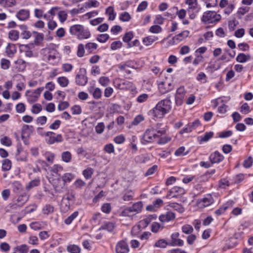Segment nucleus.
<instances>
[{"label":"nucleus","mask_w":253,"mask_h":253,"mask_svg":"<svg viewBox=\"0 0 253 253\" xmlns=\"http://www.w3.org/2000/svg\"><path fill=\"white\" fill-rule=\"evenodd\" d=\"M171 108V101L169 99L167 98L160 101L149 112V114L154 118L161 119L169 112Z\"/></svg>","instance_id":"f257e3e1"},{"label":"nucleus","mask_w":253,"mask_h":253,"mask_svg":"<svg viewBox=\"0 0 253 253\" xmlns=\"http://www.w3.org/2000/svg\"><path fill=\"white\" fill-rule=\"evenodd\" d=\"M69 31L71 35L77 36L79 40L87 39L90 36L89 31L80 24L71 26Z\"/></svg>","instance_id":"f03ea898"},{"label":"nucleus","mask_w":253,"mask_h":253,"mask_svg":"<svg viewBox=\"0 0 253 253\" xmlns=\"http://www.w3.org/2000/svg\"><path fill=\"white\" fill-rule=\"evenodd\" d=\"M221 19L219 14H217L214 11H207L204 12L202 18V21L207 24L215 23Z\"/></svg>","instance_id":"7ed1b4c3"},{"label":"nucleus","mask_w":253,"mask_h":253,"mask_svg":"<svg viewBox=\"0 0 253 253\" xmlns=\"http://www.w3.org/2000/svg\"><path fill=\"white\" fill-rule=\"evenodd\" d=\"M45 142L49 145L53 144L55 143H60L63 141V138L61 134H56L52 131H47L45 133Z\"/></svg>","instance_id":"20e7f679"},{"label":"nucleus","mask_w":253,"mask_h":253,"mask_svg":"<svg viewBox=\"0 0 253 253\" xmlns=\"http://www.w3.org/2000/svg\"><path fill=\"white\" fill-rule=\"evenodd\" d=\"M159 138L151 127L148 128L143 134L141 139V143L145 144L146 143L153 142L156 138Z\"/></svg>","instance_id":"39448f33"},{"label":"nucleus","mask_w":253,"mask_h":253,"mask_svg":"<svg viewBox=\"0 0 253 253\" xmlns=\"http://www.w3.org/2000/svg\"><path fill=\"white\" fill-rule=\"evenodd\" d=\"M43 89V87H41L37 88L34 92L27 90L26 92V95L27 96L28 101L31 102L37 101Z\"/></svg>","instance_id":"423d86ee"},{"label":"nucleus","mask_w":253,"mask_h":253,"mask_svg":"<svg viewBox=\"0 0 253 253\" xmlns=\"http://www.w3.org/2000/svg\"><path fill=\"white\" fill-rule=\"evenodd\" d=\"M34 130L32 126L24 125L21 129V137L25 144H27V139L28 138Z\"/></svg>","instance_id":"0eeeda50"},{"label":"nucleus","mask_w":253,"mask_h":253,"mask_svg":"<svg viewBox=\"0 0 253 253\" xmlns=\"http://www.w3.org/2000/svg\"><path fill=\"white\" fill-rule=\"evenodd\" d=\"M80 74H77L76 76V83L79 85H85L88 81L87 77L85 75L86 70L84 68L80 69Z\"/></svg>","instance_id":"6e6552de"},{"label":"nucleus","mask_w":253,"mask_h":253,"mask_svg":"<svg viewBox=\"0 0 253 253\" xmlns=\"http://www.w3.org/2000/svg\"><path fill=\"white\" fill-rule=\"evenodd\" d=\"M185 193V190L184 188L181 187L174 186L169 190V194L168 196H171V198H177L181 197Z\"/></svg>","instance_id":"1a4fd4ad"},{"label":"nucleus","mask_w":253,"mask_h":253,"mask_svg":"<svg viewBox=\"0 0 253 253\" xmlns=\"http://www.w3.org/2000/svg\"><path fill=\"white\" fill-rule=\"evenodd\" d=\"M185 93L183 86H181L177 89L175 97V103L177 105L180 106L182 104Z\"/></svg>","instance_id":"9d476101"},{"label":"nucleus","mask_w":253,"mask_h":253,"mask_svg":"<svg viewBox=\"0 0 253 253\" xmlns=\"http://www.w3.org/2000/svg\"><path fill=\"white\" fill-rule=\"evenodd\" d=\"M115 251L116 253H128V245L125 241H121L117 244Z\"/></svg>","instance_id":"9b49d317"},{"label":"nucleus","mask_w":253,"mask_h":253,"mask_svg":"<svg viewBox=\"0 0 253 253\" xmlns=\"http://www.w3.org/2000/svg\"><path fill=\"white\" fill-rule=\"evenodd\" d=\"M179 233L178 232H175L171 234V241L169 243V246H182L184 244V242L182 240L178 239Z\"/></svg>","instance_id":"f8f14e48"},{"label":"nucleus","mask_w":253,"mask_h":253,"mask_svg":"<svg viewBox=\"0 0 253 253\" xmlns=\"http://www.w3.org/2000/svg\"><path fill=\"white\" fill-rule=\"evenodd\" d=\"M209 158L211 162L214 164L222 162L224 159V157L219 152L216 151L210 155Z\"/></svg>","instance_id":"ddd939ff"},{"label":"nucleus","mask_w":253,"mask_h":253,"mask_svg":"<svg viewBox=\"0 0 253 253\" xmlns=\"http://www.w3.org/2000/svg\"><path fill=\"white\" fill-rule=\"evenodd\" d=\"M163 125L161 123L156 124L155 126H150L153 130L154 132L158 135L159 137H160L162 135L165 134L166 132V129L163 127Z\"/></svg>","instance_id":"4468645a"},{"label":"nucleus","mask_w":253,"mask_h":253,"mask_svg":"<svg viewBox=\"0 0 253 253\" xmlns=\"http://www.w3.org/2000/svg\"><path fill=\"white\" fill-rule=\"evenodd\" d=\"M175 214L171 211H168L166 213L159 216L160 220L162 222H169L175 218Z\"/></svg>","instance_id":"2eb2a0df"},{"label":"nucleus","mask_w":253,"mask_h":253,"mask_svg":"<svg viewBox=\"0 0 253 253\" xmlns=\"http://www.w3.org/2000/svg\"><path fill=\"white\" fill-rule=\"evenodd\" d=\"M30 16L29 10L21 9L16 14V17L21 21H25L28 19Z\"/></svg>","instance_id":"dca6fc26"},{"label":"nucleus","mask_w":253,"mask_h":253,"mask_svg":"<svg viewBox=\"0 0 253 253\" xmlns=\"http://www.w3.org/2000/svg\"><path fill=\"white\" fill-rule=\"evenodd\" d=\"M172 89L173 86L170 83H168L166 84V83L162 82L159 84V89L160 91L163 94L170 91Z\"/></svg>","instance_id":"f3484780"},{"label":"nucleus","mask_w":253,"mask_h":253,"mask_svg":"<svg viewBox=\"0 0 253 253\" xmlns=\"http://www.w3.org/2000/svg\"><path fill=\"white\" fill-rule=\"evenodd\" d=\"M251 56L250 54H245L243 53H239L236 57V61L239 63H245L250 60Z\"/></svg>","instance_id":"a211bd4d"},{"label":"nucleus","mask_w":253,"mask_h":253,"mask_svg":"<svg viewBox=\"0 0 253 253\" xmlns=\"http://www.w3.org/2000/svg\"><path fill=\"white\" fill-rule=\"evenodd\" d=\"M158 39V37L155 36H149L143 39V42L146 46L151 45L154 42Z\"/></svg>","instance_id":"6ab92c4d"},{"label":"nucleus","mask_w":253,"mask_h":253,"mask_svg":"<svg viewBox=\"0 0 253 253\" xmlns=\"http://www.w3.org/2000/svg\"><path fill=\"white\" fill-rule=\"evenodd\" d=\"M28 196L26 194H23L19 196L17 199L16 205L18 206H23L28 200Z\"/></svg>","instance_id":"aec40b11"},{"label":"nucleus","mask_w":253,"mask_h":253,"mask_svg":"<svg viewBox=\"0 0 253 253\" xmlns=\"http://www.w3.org/2000/svg\"><path fill=\"white\" fill-rule=\"evenodd\" d=\"M134 192L130 190H126L124 192L122 199L124 201H130L133 200Z\"/></svg>","instance_id":"412c9836"},{"label":"nucleus","mask_w":253,"mask_h":253,"mask_svg":"<svg viewBox=\"0 0 253 253\" xmlns=\"http://www.w3.org/2000/svg\"><path fill=\"white\" fill-rule=\"evenodd\" d=\"M99 5V2L96 0H88L84 3V7L89 8L91 7H97Z\"/></svg>","instance_id":"4be33fe9"},{"label":"nucleus","mask_w":253,"mask_h":253,"mask_svg":"<svg viewBox=\"0 0 253 253\" xmlns=\"http://www.w3.org/2000/svg\"><path fill=\"white\" fill-rule=\"evenodd\" d=\"M132 87V83L127 81H123L118 86L119 89H127Z\"/></svg>","instance_id":"5701e85b"},{"label":"nucleus","mask_w":253,"mask_h":253,"mask_svg":"<svg viewBox=\"0 0 253 253\" xmlns=\"http://www.w3.org/2000/svg\"><path fill=\"white\" fill-rule=\"evenodd\" d=\"M189 32L188 31H184L173 37V40L177 41H181L187 37Z\"/></svg>","instance_id":"b1692460"},{"label":"nucleus","mask_w":253,"mask_h":253,"mask_svg":"<svg viewBox=\"0 0 253 253\" xmlns=\"http://www.w3.org/2000/svg\"><path fill=\"white\" fill-rule=\"evenodd\" d=\"M16 52L15 45L14 44L9 43L6 47V53L9 56L13 55Z\"/></svg>","instance_id":"393cba45"},{"label":"nucleus","mask_w":253,"mask_h":253,"mask_svg":"<svg viewBox=\"0 0 253 253\" xmlns=\"http://www.w3.org/2000/svg\"><path fill=\"white\" fill-rule=\"evenodd\" d=\"M142 206L143 204L141 202H138L134 203L130 208L133 212L138 213L141 211Z\"/></svg>","instance_id":"a878e982"},{"label":"nucleus","mask_w":253,"mask_h":253,"mask_svg":"<svg viewBox=\"0 0 253 253\" xmlns=\"http://www.w3.org/2000/svg\"><path fill=\"white\" fill-rule=\"evenodd\" d=\"M33 34L35 37L34 42L36 44L40 43L43 40V34L42 33H39L37 32H33Z\"/></svg>","instance_id":"bb28decb"},{"label":"nucleus","mask_w":253,"mask_h":253,"mask_svg":"<svg viewBox=\"0 0 253 253\" xmlns=\"http://www.w3.org/2000/svg\"><path fill=\"white\" fill-rule=\"evenodd\" d=\"M61 158L64 162L69 163L72 159V154L69 151L63 152L61 154Z\"/></svg>","instance_id":"cd10ccee"},{"label":"nucleus","mask_w":253,"mask_h":253,"mask_svg":"<svg viewBox=\"0 0 253 253\" xmlns=\"http://www.w3.org/2000/svg\"><path fill=\"white\" fill-rule=\"evenodd\" d=\"M57 82L63 87H66L69 83V81L65 77H60L57 78Z\"/></svg>","instance_id":"c85d7f7f"},{"label":"nucleus","mask_w":253,"mask_h":253,"mask_svg":"<svg viewBox=\"0 0 253 253\" xmlns=\"http://www.w3.org/2000/svg\"><path fill=\"white\" fill-rule=\"evenodd\" d=\"M186 3L189 5L188 8L195 9L196 12H199L200 8L197 7V0H186Z\"/></svg>","instance_id":"c756f323"},{"label":"nucleus","mask_w":253,"mask_h":253,"mask_svg":"<svg viewBox=\"0 0 253 253\" xmlns=\"http://www.w3.org/2000/svg\"><path fill=\"white\" fill-rule=\"evenodd\" d=\"M202 202L204 207H208L213 203L214 200L211 196L209 195L203 198Z\"/></svg>","instance_id":"7c9ffc66"},{"label":"nucleus","mask_w":253,"mask_h":253,"mask_svg":"<svg viewBox=\"0 0 253 253\" xmlns=\"http://www.w3.org/2000/svg\"><path fill=\"white\" fill-rule=\"evenodd\" d=\"M168 245H169V243L165 239H160L155 243L154 247L157 248H165Z\"/></svg>","instance_id":"2f4dec72"},{"label":"nucleus","mask_w":253,"mask_h":253,"mask_svg":"<svg viewBox=\"0 0 253 253\" xmlns=\"http://www.w3.org/2000/svg\"><path fill=\"white\" fill-rule=\"evenodd\" d=\"M67 250L68 252L71 253H80L81 249L77 245H71L67 247Z\"/></svg>","instance_id":"473e14b6"},{"label":"nucleus","mask_w":253,"mask_h":253,"mask_svg":"<svg viewBox=\"0 0 253 253\" xmlns=\"http://www.w3.org/2000/svg\"><path fill=\"white\" fill-rule=\"evenodd\" d=\"M11 168V162L8 159H5L2 162V169L4 171H7L10 169Z\"/></svg>","instance_id":"72a5a7b5"},{"label":"nucleus","mask_w":253,"mask_h":253,"mask_svg":"<svg viewBox=\"0 0 253 253\" xmlns=\"http://www.w3.org/2000/svg\"><path fill=\"white\" fill-rule=\"evenodd\" d=\"M213 135V132L212 131H210L208 132H206L204 135L200 136V142H207L210 138H211Z\"/></svg>","instance_id":"f704fd0d"},{"label":"nucleus","mask_w":253,"mask_h":253,"mask_svg":"<svg viewBox=\"0 0 253 253\" xmlns=\"http://www.w3.org/2000/svg\"><path fill=\"white\" fill-rule=\"evenodd\" d=\"M79 212L76 211L73 212L71 215L66 218L64 220V222L67 225H69L72 222V221L78 215Z\"/></svg>","instance_id":"c9c22d12"},{"label":"nucleus","mask_w":253,"mask_h":253,"mask_svg":"<svg viewBox=\"0 0 253 253\" xmlns=\"http://www.w3.org/2000/svg\"><path fill=\"white\" fill-rule=\"evenodd\" d=\"M93 173V170L91 168H88L83 171V174L84 175V177L86 179H88L90 178L92 176V175Z\"/></svg>","instance_id":"e433bc0d"},{"label":"nucleus","mask_w":253,"mask_h":253,"mask_svg":"<svg viewBox=\"0 0 253 253\" xmlns=\"http://www.w3.org/2000/svg\"><path fill=\"white\" fill-rule=\"evenodd\" d=\"M182 232L186 234H190L193 232L194 229L192 226L189 224H185L181 228Z\"/></svg>","instance_id":"4c0bfd02"},{"label":"nucleus","mask_w":253,"mask_h":253,"mask_svg":"<svg viewBox=\"0 0 253 253\" xmlns=\"http://www.w3.org/2000/svg\"><path fill=\"white\" fill-rule=\"evenodd\" d=\"M14 250L18 251L20 253H27L29 251V248L26 245L23 244L15 247Z\"/></svg>","instance_id":"58836bf2"},{"label":"nucleus","mask_w":253,"mask_h":253,"mask_svg":"<svg viewBox=\"0 0 253 253\" xmlns=\"http://www.w3.org/2000/svg\"><path fill=\"white\" fill-rule=\"evenodd\" d=\"M42 212L44 214L48 215L52 213L54 211V208L50 205H46L42 210Z\"/></svg>","instance_id":"ea45409f"},{"label":"nucleus","mask_w":253,"mask_h":253,"mask_svg":"<svg viewBox=\"0 0 253 253\" xmlns=\"http://www.w3.org/2000/svg\"><path fill=\"white\" fill-rule=\"evenodd\" d=\"M10 63L9 60L5 58H2L0 61L1 68L3 70H7L10 67Z\"/></svg>","instance_id":"a19ab883"},{"label":"nucleus","mask_w":253,"mask_h":253,"mask_svg":"<svg viewBox=\"0 0 253 253\" xmlns=\"http://www.w3.org/2000/svg\"><path fill=\"white\" fill-rule=\"evenodd\" d=\"M97 47V44L93 42H88L85 45V48L89 53L92 52L94 50L96 49Z\"/></svg>","instance_id":"79ce46f5"},{"label":"nucleus","mask_w":253,"mask_h":253,"mask_svg":"<svg viewBox=\"0 0 253 253\" xmlns=\"http://www.w3.org/2000/svg\"><path fill=\"white\" fill-rule=\"evenodd\" d=\"M9 38L12 41H16L19 38V32L16 30H12L9 33Z\"/></svg>","instance_id":"37998d69"},{"label":"nucleus","mask_w":253,"mask_h":253,"mask_svg":"<svg viewBox=\"0 0 253 253\" xmlns=\"http://www.w3.org/2000/svg\"><path fill=\"white\" fill-rule=\"evenodd\" d=\"M106 12L109 13V20H113L115 19L116 14L114 13L113 8L112 6L108 7L106 10Z\"/></svg>","instance_id":"c03bdc74"},{"label":"nucleus","mask_w":253,"mask_h":253,"mask_svg":"<svg viewBox=\"0 0 253 253\" xmlns=\"http://www.w3.org/2000/svg\"><path fill=\"white\" fill-rule=\"evenodd\" d=\"M131 18L130 15L127 12H124L120 15V19L124 22L128 21Z\"/></svg>","instance_id":"a18cd8bd"},{"label":"nucleus","mask_w":253,"mask_h":253,"mask_svg":"<svg viewBox=\"0 0 253 253\" xmlns=\"http://www.w3.org/2000/svg\"><path fill=\"white\" fill-rule=\"evenodd\" d=\"M74 176L72 173H65L62 177V180L64 183L70 182L73 178Z\"/></svg>","instance_id":"49530a36"},{"label":"nucleus","mask_w":253,"mask_h":253,"mask_svg":"<svg viewBox=\"0 0 253 253\" xmlns=\"http://www.w3.org/2000/svg\"><path fill=\"white\" fill-rule=\"evenodd\" d=\"M95 131L98 134H101L105 128V126L103 123H99L95 126Z\"/></svg>","instance_id":"de8ad7c7"},{"label":"nucleus","mask_w":253,"mask_h":253,"mask_svg":"<svg viewBox=\"0 0 253 253\" xmlns=\"http://www.w3.org/2000/svg\"><path fill=\"white\" fill-rule=\"evenodd\" d=\"M162 30V28L158 25H153L152 26H151L150 28H149V32H150L151 33H155V34H158V33H160Z\"/></svg>","instance_id":"09e8293b"},{"label":"nucleus","mask_w":253,"mask_h":253,"mask_svg":"<svg viewBox=\"0 0 253 253\" xmlns=\"http://www.w3.org/2000/svg\"><path fill=\"white\" fill-rule=\"evenodd\" d=\"M118 67L121 71H125L127 74H130V71L128 70L129 65L127 63L119 64Z\"/></svg>","instance_id":"8fccbe9b"},{"label":"nucleus","mask_w":253,"mask_h":253,"mask_svg":"<svg viewBox=\"0 0 253 253\" xmlns=\"http://www.w3.org/2000/svg\"><path fill=\"white\" fill-rule=\"evenodd\" d=\"M42 110V105L40 104H36L33 105L31 111L33 113L37 114L40 113Z\"/></svg>","instance_id":"3c124183"},{"label":"nucleus","mask_w":253,"mask_h":253,"mask_svg":"<svg viewBox=\"0 0 253 253\" xmlns=\"http://www.w3.org/2000/svg\"><path fill=\"white\" fill-rule=\"evenodd\" d=\"M185 150V147L184 146H181L175 151L174 154L177 156L186 155L188 152L187 151L186 152H184Z\"/></svg>","instance_id":"603ef678"},{"label":"nucleus","mask_w":253,"mask_h":253,"mask_svg":"<svg viewBox=\"0 0 253 253\" xmlns=\"http://www.w3.org/2000/svg\"><path fill=\"white\" fill-rule=\"evenodd\" d=\"M133 35L131 32H127L123 38V40L125 42L129 43V42L133 38Z\"/></svg>","instance_id":"864d4df0"},{"label":"nucleus","mask_w":253,"mask_h":253,"mask_svg":"<svg viewBox=\"0 0 253 253\" xmlns=\"http://www.w3.org/2000/svg\"><path fill=\"white\" fill-rule=\"evenodd\" d=\"M84 45L81 43L78 45L77 55L79 57H82L84 55Z\"/></svg>","instance_id":"5fc2aeb1"},{"label":"nucleus","mask_w":253,"mask_h":253,"mask_svg":"<svg viewBox=\"0 0 253 253\" xmlns=\"http://www.w3.org/2000/svg\"><path fill=\"white\" fill-rule=\"evenodd\" d=\"M104 150L109 154L113 153L115 151L114 146L111 143L105 145Z\"/></svg>","instance_id":"6e6d98bb"},{"label":"nucleus","mask_w":253,"mask_h":253,"mask_svg":"<svg viewBox=\"0 0 253 253\" xmlns=\"http://www.w3.org/2000/svg\"><path fill=\"white\" fill-rule=\"evenodd\" d=\"M161 228L163 229V227L157 222H154L151 225V231L154 233L158 232Z\"/></svg>","instance_id":"4d7b16f0"},{"label":"nucleus","mask_w":253,"mask_h":253,"mask_svg":"<svg viewBox=\"0 0 253 253\" xmlns=\"http://www.w3.org/2000/svg\"><path fill=\"white\" fill-rule=\"evenodd\" d=\"M103 228L109 232H111L114 228V224L113 222H106L103 225Z\"/></svg>","instance_id":"13d9d810"},{"label":"nucleus","mask_w":253,"mask_h":253,"mask_svg":"<svg viewBox=\"0 0 253 253\" xmlns=\"http://www.w3.org/2000/svg\"><path fill=\"white\" fill-rule=\"evenodd\" d=\"M151 222V219L147 217L139 222V226L142 228L146 227Z\"/></svg>","instance_id":"bf43d9fd"},{"label":"nucleus","mask_w":253,"mask_h":253,"mask_svg":"<svg viewBox=\"0 0 253 253\" xmlns=\"http://www.w3.org/2000/svg\"><path fill=\"white\" fill-rule=\"evenodd\" d=\"M109 38V36L107 34H100L99 35L97 40L100 42H106L108 39Z\"/></svg>","instance_id":"052dcab7"},{"label":"nucleus","mask_w":253,"mask_h":253,"mask_svg":"<svg viewBox=\"0 0 253 253\" xmlns=\"http://www.w3.org/2000/svg\"><path fill=\"white\" fill-rule=\"evenodd\" d=\"M16 112L18 113H22L25 111V106L23 103H19L16 106Z\"/></svg>","instance_id":"680f3d73"},{"label":"nucleus","mask_w":253,"mask_h":253,"mask_svg":"<svg viewBox=\"0 0 253 253\" xmlns=\"http://www.w3.org/2000/svg\"><path fill=\"white\" fill-rule=\"evenodd\" d=\"M101 210L103 212L108 213L111 210V207L110 204H104L101 207Z\"/></svg>","instance_id":"e2e57ef3"},{"label":"nucleus","mask_w":253,"mask_h":253,"mask_svg":"<svg viewBox=\"0 0 253 253\" xmlns=\"http://www.w3.org/2000/svg\"><path fill=\"white\" fill-rule=\"evenodd\" d=\"M122 45V43L120 41H115L113 42L111 45V49L112 50H116L120 48Z\"/></svg>","instance_id":"0e129e2a"},{"label":"nucleus","mask_w":253,"mask_h":253,"mask_svg":"<svg viewBox=\"0 0 253 253\" xmlns=\"http://www.w3.org/2000/svg\"><path fill=\"white\" fill-rule=\"evenodd\" d=\"M134 212L131 211L130 207L125 209L122 212V215L125 216H130L133 214Z\"/></svg>","instance_id":"69168bd1"},{"label":"nucleus","mask_w":253,"mask_h":253,"mask_svg":"<svg viewBox=\"0 0 253 253\" xmlns=\"http://www.w3.org/2000/svg\"><path fill=\"white\" fill-rule=\"evenodd\" d=\"M74 185L77 188H81L85 185V182L81 179H78L74 182Z\"/></svg>","instance_id":"338daca9"},{"label":"nucleus","mask_w":253,"mask_h":253,"mask_svg":"<svg viewBox=\"0 0 253 253\" xmlns=\"http://www.w3.org/2000/svg\"><path fill=\"white\" fill-rule=\"evenodd\" d=\"M253 164V159L251 157H249L247 159L245 160L243 163V166L246 168H250Z\"/></svg>","instance_id":"774afa93"}]
</instances>
